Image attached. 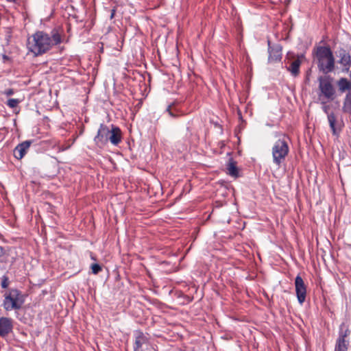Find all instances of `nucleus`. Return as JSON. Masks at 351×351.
I'll use <instances>...</instances> for the list:
<instances>
[{
    "mask_svg": "<svg viewBox=\"0 0 351 351\" xmlns=\"http://www.w3.org/2000/svg\"><path fill=\"white\" fill-rule=\"evenodd\" d=\"M19 100L16 99H10L8 100L7 105L13 108H15L19 103Z\"/></svg>",
    "mask_w": 351,
    "mask_h": 351,
    "instance_id": "nucleus-19",
    "label": "nucleus"
},
{
    "mask_svg": "<svg viewBox=\"0 0 351 351\" xmlns=\"http://www.w3.org/2000/svg\"><path fill=\"white\" fill-rule=\"evenodd\" d=\"M13 321L11 318L2 317L0 318V337H5L12 332Z\"/></svg>",
    "mask_w": 351,
    "mask_h": 351,
    "instance_id": "nucleus-13",
    "label": "nucleus"
},
{
    "mask_svg": "<svg viewBox=\"0 0 351 351\" xmlns=\"http://www.w3.org/2000/svg\"><path fill=\"white\" fill-rule=\"evenodd\" d=\"M327 119L332 135L338 136L344 126L343 121L338 119L336 114H330Z\"/></svg>",
    "mask_w": 351,
    "mask_h": 351,
    "instance_id": "nucleus-10",
    "label": "nucleus"
},
{
    "mask_svg": "<svg viewBox=\"0 0 351 351\" xmlns=\"http://www.w3.org/2000/svg\"><path fill=\"white\" fill-rule=\"evenodd\" d=\"M337 56L339 58L338 62L343 67V71L349 72L351 67V56L349 53L344 49H341Z\"/></svg>",
    "mask_w": 351,
    "mask_h": 351,
    "instance_id": "nucleus-11",
    "label": "nucleus"
},
{
    "mask_svg": "<svg viewBox=\"0 0 351 351\" xmlns=\"http://www.w3.org/2000/svg\"><path fill=\"white\" fill-rule=\"evenodd\" d=\"M2 58H3V60L4 62L8 61V60H10V58L7 55L3 54L2 56Z\"/></svg>",
    "mask_w": 351,
    "mask_h": 351,
    "instance_id": "nucleus-26",
    "label": "nucleus"
},
{
    "mask_svg": "<svg viewBox=\"0 0 351 351\" xmlns=\"http://www.w3.org/2000/svg\"><path fill=\"white\" fill-rule=\"evenodd\" d=\"M295 293L298 300L300 304H302L306 296V287L300 276H297L295 278Z\"/></svg>",
    "mask_w": 351,
    "mask_h": 351,
    "instance_id": "nucleus-9",
    "label": "nucleus"
},
{
    "mask_svg": "<svg viewBox=\"0 0 351 351\" xmlns=\"http://www.w3.org/2000/svg\"><path fill=\"white\" fill-rule=\"evenodd\" d=\"M322 109L324 112V113L326 114L327 118H328V116L330 114H335L334 112H330V106L328 105H326V103L322 104Z\"/></svg>",
    "mask_w": 351,
    "mask_h": 351,
    "instance_id": "nucleus-20",
    "label": "nucleus"
},
{
    "mask_svg": "<svg viewBox=\"0 0 351 351\" xmlns=\"http://www.w3.org/2000/svg\"><path fill=\"white\" fill-rule=\"evenodd\" d=\"M301 62L299 59L295 60L292 62L290 66L287 68L293 76H297L300 73V66Z\"/></svg>",
    "mask_w": 351,
    "mask_h": 351,
    "instance_id": "nucleus-18",
    "label": "nucleus"
},
{
    "mask_svg": "<svg viewBox=\"0 0 351 351\" xmlns=\"http://www.w3.org/2000/svg\"><path fill=\"white\" fill-rule=\"evenodd\" d=\"M350 330L348 325L342 323L339 326V335L336 340L334 351H348L350 344Z\"/></svg>",
    "mask_w": 351,
    "mask_h": 351,
    "instance_id": "nucleus-7",
    "label": "nucleus"
},
{
    "mask_svg": "<svg viewBox=\"0 0 351 351\" xmlns=\"http://www.w3.org/2000/svg\"><path fill=\"white\" fill-rule=\"evenodd\" d=\"M62 42V32L57 29L50 34L38 31L27 38V47L34 56H41Z\"/></svg>",
    "mask_w": 351,
    "mask_h": 351,
    "instance_id": "nucleus-1",
    "label": "nucleus"
},
{
    "mask_svg": "<svg viewBox=\"0 0 351 351\" xmlns=\"http://www.w3.org/2000/svg\"><path fill=\"white\" fill-rule=\"evenodd\" d=\"M68 147H65V148L62 149V150L67 149V148H68Z\"/></svg>",
    "mask_w": 351,
    "mask_h": 351,
    "instance_id": "nucleus-28",
    "label": "nucleus"
},
{
    "mask_svg": "<svg viewBox=\"0 0 351 351\" xmlns=\"http://www.w3.org/2000/svg\"><path fill=\"white\" fill-rule=\"evenodd\" d=\"M350 80H348L346 77H340L336 82V84L338 88V91L340 93L346 94L347 93H351V71L350 73Z\"/></svg>",
    "mask_w": 351,
    "mask_h": 351,
    "instance_id": "nucleus-15",
    "label": "nucleus"
},
{
    "mask_svg": "<svg viewBox=\"0 0 351 351\" xmlns=\"http://www.w3.org/2000/svg\"><path fill=\"white\" fill-rule=\"evenodd\" d=\"M8 2H16V0H6Z\"/></svg>",
    "mask_w": 351,
    "mask_h": 351,
    "instance_id": "nucleus-27",
    "label": "nucleus"
},
{
    "mask_svg": "<svg viewBox=\"0 0 351 351\" xmlns=\"http://www.w3.org/2000/svg\"><path fill=\"white\" fill-rule=\"evenodd\" d=\"M32 144L31 141H25L19 144L14 149L13 154L16 159H21L26 154Z\"/></svg>",
    "mask_w": 351,
    "mask_h": 351,
    "instance_id": "nucleus-14",
    "label": "nucleus"
},
{
    "mask_svg": "<svg viewBox=\"0 0 351 351\" xmlns=\"http://www.w3.org/2000/svg\"><path fill=\"white\" fill-rule=\"evenodd\" d=\"M318 98L322 104L332 101L337 97V90L334 84V78L328 75L319 76L317 79Z\"/></svg>",
    "mask_w": 351,
    "mask_h": 351,
    "instance_id": "nucleus-4",
    "label": "nucleus"
},
{
    "mask_svg": "<svg viewBox=\"0 0 351 351\" xmlns=\"http://www.w3.org/2000/svg\"><path fill=\"white\" fill-rule=\"evenodd\" d=\"M5 93L6 95L10 96V95H12V94H14V90L12 88H9V89L5 90Z\"/></svg>",
    "mask_w": 351,
    "mask_h": 351,
    "instance_id": "nucleus-24",
    "label": "nucleus"
},
{
    "mask_svg": "<svg viewBox=\"0 0 351 351\" xmlns=\"http://www.w3.org/2000/svg\"><path fill=\"white\" fill-rule=\"evenodd\" d=\"M227 170L228 175L234 178H237L239 176V169L237 167V162L232 158L230 159L229 162L227 165Z\"/></svg>",
    "mask_w": 351,
    "mask_h": 351,
    "instance_id": "nucleus-16",
    "label": "nucleus"
},
{
    "mask_svg": "<svg viewBox=\"0 0 351 351\" xmlns=\"http://www.w3.org/2000/svg\"><path fill=\"white\" fill-rule=\"evenodd\" d=\"M3 306L7 311L19 310L25 302V297L17 289H10L4 293Z\"/></svg>",
    "mask_w": 351,
    "mask_h": 351,
    "instance_id": "nucleus-5",
    "label": "nucleus"
},
{
    "mask_svg": "<svg viewBox=\"0 0 351 351\" xmlns=\"http://www.w3.org/2000/svg\"><path fill=\"white\" fill-rule=\"evenodd\" d=\"M289 152L287 141L285 138L277 140L271 149L273 162L278 167L285 161Z\"/></svg>",
    "mask_w": 351,
    "mask_h": 351,
    "instance_id": "nucleus-6",
    "label": "nucleus"
},
{
    "mask_svg": "<svg viewBox=\"0 0 351 351\" xmlns=\"http://www.w3.org/2000/svg\"><path fill=\"white\" fill-rule=\"evenodd\" d=\"M269 45V61L271 62H280L282 59V47L280 45H275L272 47L270 46V42L268 41Z\"/></svg>",
    "mask_w": 351,
    "mask_h": 351,
    "instance_id": "nucleus-12",
    "label": "nucleus"
},
{
    "mask_svg": "<svg viewBox=\"0 0 351 351\" xmlns=\"http://www.w3.org/2000/svg\"><path fill=\"white\" fill-rule=\"evenodd\" d=\"M315 57L319 71L325 75L334 71L335 59L329 47L319 46L315 49Z\"/></svg>",
    "mask_w": 351,
    "mask_h": 351,
    "instance_id": "nucleus-3",
    "label": "nucleus"
},
{
    "mask_svg": "<svg viewBox=\"0 0 351 351\" xmlns=\"http://www.w3.org/2000/svg\"><path fill=\"white\" fill-rule=\"evenodd\" d=\"M342 110L345 113L351 114V93H347L343 99Z\"/></svg>",
    "mask_w": 351,
    "mask_h": 351,
    "instance_id": "nucleus-17",
    "label": "nucleus"
},
{
    "mask_svg": "<svg viewBox=\"0 0 351 351\" xmlns=\"http://www.w3.org/2000/svg\"><path fill=\"white\" fill-rule=\"evenodd\" d=\"M5 250L3 247L0 246V259L4 256Z\"/></svg>",
    "mask_w": 351,
    "mask_h": 351,
    "instance_id": "nucleus-25",
    "label": "nucleus"
},
{
    "mask_svg": "<svg viewBox=\"0 0 351 351\" xmlns=\"http://www.w3.org/2000/svg\"><path fill=\"white\" fill-rule=\"evenodd\" d=\"M1 287L3 289H6L9 285V279L6 276H3L1 280Z\"/></svg>",
    "mask_w": 351,
    "mask_h": 351,
    "instance_id": "nucleus-21",
    "label": "nucleus"
},
{
    "mask_svg": "<svg viewBox=\"0 0 351 351\" xmlns=\"http://www.w3.org/2000/svg\"><path fill=\"white\" fill-rule=\"evenodd\" d=\"M92 271L94 274H97L101 270V267L99 264H93L91 266Z\"/></svg>",
    "mask_w": 351,
    "mask_h": 351,
    "instance_id": "nucleus-22",
    "label": "nucleus"
},
{
    "mask_svg": "<svg viewBox=\"0 0 351 351\" xmlns=\"http://www.w3.org/2000/svg\"><path fill=\"white\" fill-rule=\"evenodd\" d=\"M134 351H156L148 338L141 331L135 333Z\"/></svg>",
    "mask_w": 351,
    "mask_h": 351,
    "instance_id": "nucleus-8",
    "label": "nucleus"
},
{
    "mask_svg": "<svg viewBox=\"0 0 351 351\" xmlns=\"http://www.w3.org/2000/svg\"><path fill=\"white\" fill-rule=\"evenodd\" d=\"M173 104H172V105H169V106L167 107V108L166 111L169 113V114L171 117L175 118V117H177V116H178V115L175 113V111L173 110V108H173Z\"/></svg>",
    "mask_w": 351,
    "mask_h": 351,
    "instance_id": "nucleus-23",
    "label": "nucleus"
},
{
    "mask_svg": "<svg viewBox=\"0 0 351 351\" xmlns=\"http://www.w3.org/2000/svg\"><path fill=\"white\" fill-rule=\"evenodd\" d=\"M122 141V132L117 126L111 125V128L104 123L99 125L94 142L99 148H104L110 141L113 145H118Z\"/></svg>",
    "mask_w": 351,
    "mask_h": 351,
    "instance_id": "nucleus-2",
    "label": "nucleus"
}]
</instances>
